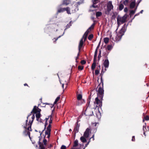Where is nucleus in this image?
Masks as SVG:
<instances>
[{
	"label": "nucleus",
	"instance_id": "53",
	"mask_svg": "<svg viewBox=\"0 0 149 149\" xmlns=\"http://www.w3.org/2000/svg\"><path fill=\"white\" fill-rule=\"evenodd\" d=\"M142 0H139L137 1V6H138L139 3Z\"/></svg>",
	"mask_w": 149,
	"mask_h": 149
},
{
	"label": "nucleus",
	"instance_id": "41",
	"mask_svg": "<svg viewBox=\"0 0 149 149\" xmlns=\"http://www.w3.org/2000/svg\"><path fill=\"white\" fill-rule=\"evenodd\" d=\"M28 119L27 118V119L26 121V125H24L23 126V127L24 129H26V127H27V126H28V127L29 126V125H28V124H27V122H28Z\"/></svg>",
	"mask_w": 149,
	"mask_h": 149
},
{
	"label": "nucleus",
	"instance_id": "2",
	"mask_svg": "<svg viewBox=\"0 0 149 149\" xmlns=\"http://www.w3.org/2000/svg\"><path fill=\"white\" fill-rule=\"evenodd\" d=\"M128 16V15L126 14H125L122 17L119 15L118 16L117 18L118 24L119 25L121 23L123 24L125 22L127 21V19Z\"/></svg>",
	"mask_w": 149,
	"mask_h": 149
},
{
	"label": "nucleus",
	"instance_id": "10",
	"mask_svg": "<svg viewBox=\"0 0 149 149\" xmlns=\"http://www.w3.org/2000/svg\"><path fill=\"white\" fill-rule=\"evenodd\" d=\"M92 1L93 3V5L91 6V7H92L94 8H98V6L95 5L97 3L100 1V0H92Z\"/></svg>",
	"mask_w": 149,
	"mask_h": 149
},
{
	"label": "nucleus",
	"instance_id": "27",
	"mask_svg": "<svg viewBox=\"0 0 149 149\" xmlns=\"http://www.w3.org/2000/svg\"><path fill=\"white\" fill-rule=\"evenodd\" d=\"M129 3V0H125L123 1V4H124L125 6H127L128 5Z\"/></svg>",
	"mask_w": 149,
	"mask_h": 149
},
{
	"label": "nucleus",
	"instance_id": "22",
	"mask_svg": "<svg viewBox=\"0 0 149 149\" xmlns=\"http://www.w3.org/2000/svg\"><path fill=\"white\" fill-rule=\"evenodd\" d=\"M98 49H97L96 48L95 50V51L94 55V58H93V59H94V60H97V52H98Z\"/></svg>",
	"mask_w": 149,
	"mask_h": 149
},
{
	"label": "nucleus",
	"instance_id": "46",
	"mask_svg": "<svg viewBox=\"0 0 149 149\" xmlns=\"http://www.w3.org/2000/svg\"><path fill=\"white\" fill-rule=\"evenodd\" d=\"M81 63L82 65H84L86 63V62L84 60H82L81 61Z\"/></svg>",
	"mask_w": 149,
	"mask_h": 149
},
{
	"label": "nucleus",
	"instance_id": "20",
	"mask_svg": "<svg viewBox=\"0 0 149 149\" xmlns=\"http://www.w3.org/2000/svg\"><path fill=\"white\" fill-rule=\"evenodd\" d=\"M90 32L88 31V30H87V31H86V32L84 33L83 37L84 36V41H85L86 40L87 38V36H88V35Z\"/></svg>",
	"mask_w": 149,
	"mask_h": 149
},
{
	"label": "nucleus",
	"instance_id": "31",
	"mask_svg": "<svg viewBox=\"0 0 149 149\" xmlns=\"http://www.w3.org/2000/svg\"><path fill=\"white\" fill-rule=\"evenodd\" d=\"M45 136H44L43 139V143H44V144H43L44 146H46L47 144V140L45 139Z\"/></svg>",
	"mask_w": 149,
	"mask_h": 149
},
{
	"label": "nucleus",
	"instance_id": "36",
	"mask_svg": "<svg viewBox=\"0 0 149 149\" xmlns=\"http://www.w3.org/2000/svg\"><path fill=\"white\" fill-rule=\"evenodd\" d=\"M117 15V13L116 12H113L111 17L112 18L115 19Z\"/></svg>",
	"mask_w": 149,
	"mask_h": 149
},
{
	"label": "nucleus",
	"instance_id": "7",
	"mask_svg": "<svg viewBox=\"0 0 149 149\" xmlns=\"http://www.w3.org/2000/svg\"><path fill=\"white\" fill-rule=\"evenodd\" d=\"M35 118L34 114H33L31 117V120H30L29 121V123L28 125H29V127H28L27 130H30V131H32L31 128V126L33 122V120Z\"/></svg>",
	"mask_w": 149,
	"mask_h": 149
},
{
	"label": "nucleus",
	"instance_id": "52",
	"mask_svg": "<svg viewBox=\"0 0 149 149\" xmlns=\"http://www.w3.org/2000/svg\"><path fill=\"white\" fill-rule=\"evenodd\" d=\"M90 140L86 144H85V148H84V149L88 145L89 143H90Z\"/></svg>",
	"mask_w": 149,
	"mask_h": 149
},
{
	"label": "nucleus",
	"instance_id": "61",
	"mask_svg": "<svg viewBox=\"0 0 149 149\" xmlns=\"http://www.w3.org/2000/svg\"><path fill=\"white\" fill-rule=\"evenodd\" d=\"M100 44V42H99L98 45L96 48V49H98V48L99 47Z\"/></svg>",
	"mask_w": 149,
	"mask_h": 149
},
{
	"label": "nucleus",
	"instance_id": "13",
	"mask_svg": "<svg viewBox=\"0 0 149 149\" xmlns=\"http://www.w3.org/2000/svg\"><path fill=\"white\" fill-rule=\"evenodd\" d=\"M104 72H103V70L102 69V70L101 73L100 75V76H101V77L100 78L101 82V83H100V84H99V85H98V86L97 87V88H98V87L99 86H100V85H101L102 87L103 86L104 84H103V81L102 79V75H103V74Z\"/></svg>",
	"mask_w": 149,
	"mask_h": 149
},
{
	"label": "nucleus",
	"instance_id": "50",
	"mask_svg": "<svg viewBox=\"0 0 149 149\" xmlns=\"http://www.w3.org/2000/svg\"><path fill=\"white\" fill-rule=\"evenodd\" d=\"M95 25V23H93L91 25V27L92 28V29H94Z\"/></svg>",
	"mask_w": 149,
	"mask_h": 149
},
{
	"label": "nucleus",
	"instance_id": "44",
	"mask_svg": "<svg viewBox=\"0 0 149 149\" xmlns=\"http://www.w3.org/2000/svg\"><path fill=\"white\" fill-rule=\"evenodd\" d=\"M144 118L146 120H149V116L148 115H146L144 117Z\"/></svg>",
	"mask_w": 149,
	"mask_h": 149
},
{
	"label": "nucleus",
	"instance_id": "33",
	"mask_svg": "<svg viewBox=\"0 0 149 149\" xmlns=\"http://www.w3.org/2000/svg\"><path fill=\"white\" fill-rule=\"evenodd\" d=\"M39 147V149H45V146L43 145V144L40 145Z\"/></svg>",
	"mask_w": 149,
	"mask_h": 149
},
{
	"label": "nucleus",
	"instance_id": "51",
	"mask_svg": "<svg viewBox=\"0 0 149 149\" xmlns=\"http://www.w3.org/2000/svg\"><path fill=\"white\" fill-rule=\"evenodd\" d=\"M124 10L125 12H127L128 11L127 8V7L125 8L124 9Z\"/></svg>",
	"mask_w": 149,
	"mask_h": 149
},
{
	"label": "nucleus",
	"instance_id": "62",
	"mask_svg": "<svg viewBox=\"0 0 149 149\" xmlns=\"http://www.w3.org/2000/svg\"><path fill=\"white\" fill-rule=\"evenodd\" d=\"M94 134H93V135L92 136L90 139L92 138L93 139V141L94 140Z\"/></svg>",
	"mask_w": 149,
	"mask_h": 149
},
{
	"label": "nucleus",
	"instance_id": "21",
	"mask_svg": "<svg viewBox=\"0 0 149 149\" xmlns=\"http://www.w3.org/2000/svg\"><path fill=\"white\" fill-rule=\"evenodd\" d=\"M91 95H90V96H89L88 98L87 102L86 104V106L87 107H88L89 105L90 104L91 99Z\"/></svg>",
	"mask_w": 149,
	"mask_h": 149
},
{
	"label": "nucleus",
	"instance_id": "34",
	"mask_svg": "<svg viewBox=\"0 0 149 149\" xmlns=\"http://www.w3.org/2000/svg\"><path fill=\"white\" fill-rule=\"evenodd\" d=\"M60 99V97L58 96V97L56 99L54 102V104H57V102L59 101V99Z\"/></svg>",
	"mask_w": 149,
	"mask_h": 149
},
{
	"label": "nucleus",
	"instance_id": "6",
	"mask_svg": "<svg viewBox=\"0 0 149 149\" xmlns=\"http://www.w3.org/2000/svg\"><path fill=\"white\" fill-rule=\"evenodd\" d=\"M51 125H49L48 127H47V130L45 132V135H47V137L49 139L50 136L51 132Z\"/></svg>",
	"mask_w": 149,
	"mask_h": 149
},
{
	"label": "nucleus",
	"instance_id": "17",
	"mask_svg": "<svg viewBox=\"0 0 149 149\" xmlns=\"http://www.w3.org/2000/svg\"><path fill=\"white\" fill-rule=\"evenodd\" d=\"M97 61V60H94L93 59V64H92V65H91V69L93 70L96 67V61Z\"/></svg>",
	"mask_w": 149,
	"mask_h": 149
},
{
	"label": "nucleus",
	"instance_id": "16",
	"mask_svg": "<svg viewBox=\"0 0 149 149\" xmlns=\"http://www.w3.org/2000/svg\"><path fill=\"white\" fill-rule=\"evenodd\" d=\"M109 62L108 59H106L104 63V67L105 68H108L109 67Z\"/></svg>",
	"mask_w": 149,
	"mask_h": 149
},
{
	"label": "nucleus",
	"instance_id": "5",
	"mask_svg": "<svg viewBox=\"0 0 149 149\" xmlns=\"http://www.w3.org/2000/svg\"><path fill=\"white\" fill-rule=\"evenodd\" d=\"M98 97H96L94 102V107L95 108L97 107L100 108L102 106V100H99Z\"/></svg>",
	"mask_w": 149,
	"mask_h": 149
},
{
	"label": "nucleus",
	"instance_id": "19",
	"mask_svg": "<svg viewBox=\"0 0 149 149\" xmlns=\"http://www.w3.org/2000/svg\"><path fill=\"white\" fill-rule=\"evenodd\" d=\"M86 138L84 136H81L80 137V139L82 142L84 143L87 141Z\"/></svg>",
	"mask_w": 149,
	"mask_h": 149
},
{
	"label": "nucleus",
	"instance_id": "40",
	"mask_svg": "<svg viewBox=\"0 0 149 149\" xmlns=\"http://www.w3.org/2000/svg\"><path fill=\"white\" fill-rule=\"evenodd\" d=\"M53 110L52 111V112L53 111ZM53 112H52V114L50 115V120H49V125H51V124L52 123V114Z\"/></svg>",
	"mask_w": 149,
	"mask_h": 149
},
{
	"label": "nucleus",
	"instance_id": "18",
	"mask_svg": "<svg viewBox=\"0 0 149 149\" xmlns=\"http://www.w3.org/2000/svg\"><path fill=\"white\" fill-rule=\"evenodd\" d=\"M136 3L134 2H132L130 4V9H132L134 8L135 6Z\"/></svg>",
	"mask_w": 149,
	"mask_h": 149
},
{
	"label": "nucleus",
	"instance_id": "1",
	"mask_svg": "<svg viewBox=\"0 0 149 149\" xmlns=\"http://www.w3.org/2000/svg\"><path fill=\"white\" fill-rule=\"evenodd\" d=\"M125 24L123 26L120 30L118 33L117 32L116 33V36L115 38H113L112 39L114 41L118 42L120 41L122 36L124 35V33L126 31L125 28Z\"/></svg>",
	"mask_w": 149,
	"mask_h": 149
},
{
	"label": "nucleus",
	"instance_id": "60",
	"mask_svg": "<svg viewBox=\"0 0 149 149\" xmlns=\"http://www.w3.org/2000/svg\"><path fill=\"white\" fill-rule=\"evenodd\" d=\"M49 118H50V115L49 116L48 118H45V119L46 120V121H47Z\"/></svg>",
	"mask_w": 149,
	"mask_h": 149
},
{
	"label": "nucleus",
	"instance_id": "30",
	"mask_svg": "<svg viewBox=\"0 0 149 149\" xmlns=\"http://www.w3.org/2000/svg\"><path fill=\"white\" fill-rule=\"evenodd\" d=\"M65 11V8H61L58 9V13H60Z\"/></svg>",
	"mask_w": 149,
	"mask_h": 149
},
{
	"label": "nucleus",
	"instance_id": "56",
	"mask_svg": "<svg viewBox=\"0 0 149 149\" xmlns=\"http://www.w3.org/2000/svg\"><path fill=\"white\" fill-rule=\"evenodd\" d=\"M132 140L133 141H135V137H134V136H132Z\"/></svg>",
	"mask_w": 149,
	"mask_h": 149
},
{
	"label": "nucleus",
	"instance_id": "59",
	"mask_svg": "<svg viewBox=\"0 0 149 149\" xmlns=\"http://www.w3.org/2000/svg\"><path fill=\"white\" fill-rule=\"evenodd\" d=\"M92 30V28L91 27V26H90V27L88 28V29L87 30H88V31L90 32L91 30Z\"/></svg>",
	"mask_w": 149,
	"mask_h": 149
},
{
	"label": "nucleus",
	"instance_id": "4",
	"mask_svg": "<svg viewBox=\"0 0 149 149\" xmlns=\"http://www.w3.org/2000/svg\"><path fill=\"white\" fill-rule=\"evenodd\" d=\"M98 89L97 91L98 97L99 98L102 100L104 95V90L103 89V86H101L100 85L98 87Z\"/></svg>",
	"mask_w": 149,
	"mask_h": 149
},
{
	"label": "nucleus",
	"instance_id": "14",
	"mask_svg": "<svg viewBox=\"0 0 149 149\" xmlns=\"http://www.w3.org/2000/svg\"><path fill=\"white\" fill-rule=\"evenodd\" d=\"M84 44V42L83 41V38H82L80 40L79 46H78V49L79 51V52H80L81 49L83 47V45Z\"/></svg>",
	"mask_w": 149,
	"mask_h": 149
},
{
	"label": "nucleus",
	"instance_id": "11",
	"mask_svg": "<svg viewBox=\"0 0 149 149\" xmlns=\"http://www.w3.org/2000/svg\"><path fill=\"white\" fill-rule=\"evenodd\" d=\"M90 132V129L87 128L84 133V136L86 138H88L89 135V132Z\"/></svg>",
	"mask_w": 149,
	"mask_h": 149
},
{
	"label": "nucleus",
	"instance_id": "45",
	"mask_svg": "<svg viewBox=\"0 0 149 149\" xmlns=\"http://www.w3.org/2000/svg\"><path fill=\"white\" fill-rule=\"evenodd\" d=\"M100 72L99 70H96L95 71V75H97Z\"/></svg>",
	"mask_w": 149,
	"mask_h": 149
},
{
	"label": "nucleus",
	"instance_id": "58",
	"mask_svg": "<svg viewBox=\"0 0 149 149\" xmlns=\"http://www.w3.org/2000/svg\"><path fill=\"white\" fill-rule=\"evenodd\" d=\"M139 14H140V13H137L136 14L134 15V17H133V18L132 19H133L134 18V17H136V16H138V15H139Z\"/></svg>",
	"mask_w": 149,
	"mask_h": 149
},
{
	"label": "nucleus",
	"instance_id": "47",
	"mask_svg": "<svg viewBox=\"0 0 149 149\" xmlns=\"http://www.w3.org/2000/svg\"><path fill=\"white\" fill-rule=\"evenodd\" d=\"M61 36H59V37H58L57 38H54L53 39V40H54V39H55V40H54V42H55L58 40V39L59 38H60Z\"/></svg>",
	"mask_w": 149,
	"mask_h": 149
},
{
	"label": "nucleus",
	"instance_id": "25",
	"mask_svg": "<svg viewBox=\"0 0 149 149\" xmlns=\"http://www.w3.org/2000/svg\"><path fill=\"white\" fill-rule=\"evenodd\" d=\"M102 13L101 12H97L96 13V17H99L102 15Z\"/></svg>",
	"mask_w": 149,
	"mask_h": 149
},
{
	"label": "nucleus",
	"instance_id": "48",
	"mask_svg": "<svg viewBox=\"0 0 149 149\" xmlns=\"http://www.w3.org/2000/svg\"><path fill=\"white\" fill-rule=\"evenodd\" d=\"M47 124H48V123H47V121H46V122H45V127H44V130H43V131H44V130H45L46 128V126L47 125Z\"/></svg>",
	"mask_w": 149,
	"mask_h": 149
},
{
	"label": "nucleus",
	"instance_id": "64",
	"mask_svg": "<svg viewBox=\"0 0 149 149\" xmlns=\"http://www.w3.org/2000/svg\"><path fill=\"white\" fill-rule=\"evenodd\" d=\"M79 58V56H77L76 57V62H78V61H77V60Z\"/></svg>",
	"mask_w": 149,
	"mask_h": 149
},
{
	"label": "nucleus",
	"instance_id": "35",
	"mask_svg": "<svg viewBox=\"0 0 149 149\" xmlns=\"http://www.w3.org/2000/svg\"><path fill=\"white\" fill-rule=\"evenodd\" d=\"M71 22H70L66 26V28L65 29V30L66 29L69 28L71 26Z\"/></svg>",
	"mask_w": 149,
	"mask_h": 149
},
{
	"label": "nucleus",
	"instance_id": "55",
	"mask_svg": "<svg viewBox=\"0 0 149 149\" xmlns=\"http://www.w3.org/2000/svg\"><path fill=\"white\" fill-rule=\"evenodd\" d=\"M33 113H31H31H29V115H28L27 117V118L28 119L29 118V116L31 115V114Z\"/></svg>",
	"mask_w": 149,
	"mask_h": 149
},
{
	"label": "nucleus",
	"instance_id": "54",
	"mask_svg": "<svg viewBox=\"0 0 149 149\" xmlns=\"http://www.w3.org/2000/svg\"><path fill=\"white\" fill-rule=\"evenodd\" d=\"M83 3V1H82L81 2H78L77 3L78 5H80L81 4Z\"/></svg>",
	"mask_w": 149,
	"mask_h": 149
},
{
	"label": "nucleus",
	"instance_id": "24",
	"mask_svg": "<svg viewBox=\"0 0 149 149\" xmlns=\"http://www.w3.org/2000/svg\"><path fill=\"white\" fill-rule=\"evenodd\" d=\"M78 141L77 140H75L74 143V145L73 146V147H75L77 146L78 145Z\"/></svg>",
	"mask_w": 149,
	"mask_h": 149
},
{
	"label": "nucleus",
	"instance_id": "3",
	"mask_svg": "<svg viewBox=\"0 0 149 149\" xmlns=\"http://www.w3.org/2000/svg\"><path fill=\"white\" fill-rule=\"evenodd\" d=\"M107 8L105 9V14L107 15H109L111 10H113V8L112 1H109L107 2Z\"/></svg>",
	"mask_w": 149,
	"mask_h": 149
},
{
	"label": "nucleus",
	"instance_id": "29",
	"mask_svg": "<svg viewBox=\"0 0 149 149\" xmlns=\"http://www.w3.org/2000/svg\"><path fill=\"white\" fill-rule=\"evenodd\" d=\"M119 10L121 11L123 8L124 6L123 4L121 3L119 5Z\"/></svg>",
	"mask_w": 149,
	"mask_h": 149
},
{
	"label": "nucleus",
	"instance_id": "28",
	"mask_svg": "<svg viewBox=\"0 0 149 149\" xmlns=\"http://www.w3.org/2000/svg\"><path fill=\"white\" fill-rule=\"evenodd\" d=\"M109 38L107 37L105 38L104 39V42L105 44H107L109 41Z\"/></svg>",
	"mask_w": 149,
	"mask_h": 149
},
{
	"label": "nucleus",
	"instance_id": "57",
	"mask_svg": "<svg viewBox=\"0 0 149 149\" xmlns=\"http://www.w3.org/2000/svg\"><path fill=\"white\" fill-rule=\"evenodd\" d=\"M101 57V55H100L99 54L98 55V60L99 61L100 60V58Z\"/></svg>",
	"mask_w": 149,
	"mask_h": 149
},
{
	"label": "nucleus",
	"instance_id": "32",
	"mask_svg": "<svg viewBox=\"0 0 149 149\" xmlns=\"http://www.w3.org/2000/svg\"><path fill=\"white\" fill-rule=\"evenodd\" d=\"M82 98V95L81 94H78L77 96V99L78 100H81Z\"/></svg>",
	"mask_w": 149,
	"mask_h": 149
},
{
	"label": "nucleus",
	"instance_id": "37",
	"mask_svg": "<svg viewBox=\"0 0 149 149\" xmlns=\"http://www.w3.org/2000/svg\"><path fill=\"white\" fill-rule=\"evenodd\" d=\"M93 38V34H90L88 37V39L89 40H91Z\"/></svg>",
	"mask_w": 149,
	"mask_h": 149
},
{
	"label": "nucleus",
	"instance_id": "23",
	"mask_svg": "<svg viewBox=\"0 0 149 149\" xmlns=\"http://www.w3.org/2000/svg\"><path fill=\"white\" fill-rule=\"evenodd\" d=\"M70 3V0H64L63 4L67 5L69 4Z\"/></svg>",
	"mask_w": 149,
	"mask_h": 149
},
{
	"label": "nucleus",
	"instance_id": "9",
	"mask_svg": "<svg viewBox=\"0 0 149 149\" xmlns=\"http://www.w3.org/2000/svg\"><path fill=\"white\" fill-rule=\"evenodd\" d=\"M79 124H78V122H77L76 124L74 127L73 132H74V134L75 135L77 132L79 131Z\"/></svg>",
	"mask_w": 149,
	"mask_h": 149
},
{
	"label": "nucleus",
	"instance_id": "39",
	"mask_svg": "<svg viewBox=\"0 0 149 149\" xmlns=\"http://www.w3.org/2000/svg\"><path fill=\"white\" fill-rule=\"evenodd\" d=\"M135 13V11H133V10H131L130 12V17H131L132 15H134Z\"/></svg>",
	"mask_w": 149,
	"mask_h": 149
},
{
	"label": "nucleus",
	"instance_id": "42",
	"mask_svg": "<svg viewBox=\"0 0 149 149\" xmlns=\"http://www.w3.org/2000/svg\"><path fill=\"white\" fill-rule=\"evenodd\" d=\"M42 138V136H41V137H40V136L39 137V141H38V144H39V145H41L42 144H43L41 142V139Z\"/></svg>",
	"mask_w": 149,
	"mask_h": 149
},
{
	"label": "nucleus",
	"instance_id": "8",
	"mask_svg": "<svg viewBox=\"0 0 149 149\" xmlns=\"http://www.w3.org/2000/svg\"><path fill=\"white\" fill-rule=\"evenodd\" d=\"M41 111V109H39L38 107L35 106L31 111V113H33V114H36L40 112Z\"/></svg>",
	"mask_w": 149,
	"mask_h": 149
},
{
	"label": "nucleus",
	"instance_id": "63",
	"mask_svg": "<svg viewBox=\"0 0 149 149\" xmlns=\"http://www.w3.org/2000/svg\"><path fill=\"white\" fill-rule=\"evenodd\" d=\"M146 129V127L145 126H143V130L144 131H145V129Z\"/></svg>",
	"mask_w": 149,
	"mask_h": 149
},
{
	"label": "nucleus",
	"instance_id": "26",
	"mask_svg": "<svg viewBox=\"0 0 149 149\" xmlns=\"http://www.w3.org/2000/svg\"><path fill=\"white\" fill-rule=\"evenodd\" d=\"M65 11H66L68 14H70V9L68 7H67L66 8H65Z\"/></svg>",
	"mask_w": 149,
	"mask_h": 149
},
{
	"label": "nucleus",
	"instance_id": "43",
	"mask_svg": "<svg viewBox=\"0 0 149 149\" xmlns=\"http://www.w3.org/2000/svg\"><path fill=\"white\" fill-rule=\"evenodd\" d=\"M84 68V66H83L79 65L78 67V69L79 70H82Z\"/></svg>",
	"mask_w": 149,
	"mask_h": 149
},
{
	"label": "nucleus",
	"instance_id": "49",
	"mask_svg": "<svg viewBox=\"0 0 149 149\" xmlns=\"http://www.w3.org/2000/svg\"><path fill=\"white\" fill-rule=\"evenodd\" d=\"M66 147L65 146L63 145L61 147V149H66Z\"/></svg>",
	"mask_w": 149,
	"mask_h": 149
},
{
	"label": "nucleus",
	"instance_id": "38",
	"mask_svg": "<svg viewBox=\"0 0 149 149\" xmlns=\"http://www.w3.org/2000/svg\"><path fill=\"white\" fill-rule=\"evenodd\" d=\"M112 48V47L111 45H109L107 46V49L108 50H110Z\"/></svg>",
	"mask_w": 149,
	"mask_h": 149
},
{
	"label": "nucleus",
	"instance_id": "15",
	"mask_svg": "<svg viewBox=\"0 0 149 149\" xmlns=\"http://www.w3.org/2000/svg\"><path fill=\"white\" fill-rule=\"evenodd\" d=\"M27 127H26V129H25V130L23 132V134L24 135L26 136H27V135H28L30 138V132L29 131H27V130H27ZM28 131H29V130H28ZM29 131H30L29 130Z\"/></svg>",
	"mask_w": 149,
	"mask_h": 149
},
{
	"label": "nucleus",
	"instance_id": "12",
	"mask_svg": "<svg viewBox=\"0 0 149 149\" xmlns=\"http://www.w3.org/2000/svg\"><path fill=\"white\" fill-rule=\"evenodd\" d=\"M41 115L40 112L36 114V120L40 123H42L43 120L40 118Z\"/></svg>",
	"mask_w": 149,
	"mask_h": 149
}]
</instances>
